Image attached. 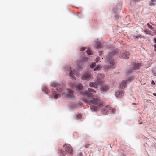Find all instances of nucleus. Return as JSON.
<instances>
[{
    "instance_id": "f257e3e1",
    "label": "nucleus",
    "mask_w": 156,
    "mask_h": 156,
    "mask_svg": "<svg viewBox=\"0 0 156 156\" xmlns=\"http://www.w3.org/2000/svg\"><path fill=\"white\" fill-rule=\"evenodd\" d=\"M95 93L96 91L90 88H89L87 91H83L82 93V94L84 96L87 97L92 99L88 100L86 98H82V100L86 103H87L88 101L98 107L103 106L104 105V102L100 99L99 97L95 96V97L93 98L94 96Z\"/></svg>"
},
{
    "instance_id": "f03ea898",
    "label": "nucleus",
    "mask_w": 156,
    "mask_h": 156,
    "mask_svg": "<svg viewBox=\"0 0 156 156\" xmlns=\"http://www.w3.org/2000/svg\"><path fill=\"white\" fill-rule=\"evenodd\" d=\"M52 86L55 88H56L55 90L53 89V94H54V98L56 99L60 97V94H65V88L63 87L62 88H60V86L57 83H53L52 84Z\"/></svg>"
},
{
    "instance_id": "7ed1b4c3",
    "label": "nucleus",
    "mask_w": 156,
    "mask_h": 156,
    "mask_svg": "<svg viewBox=\"0 0 156 156\" xmlns=\"http://www.w3.org/2000/svg\"><path fill=\"white\" fill-rule=\"evenodd\" d=\"M87 61V58L86 57H80L77 61L78 66L80 69H82L83 64Z\"/></svg>"
},
{
    "instance_id": "20e7f679",
    "label": "nucleus",
    "mask_w": 156,
    "mask_h": 156,
    "mask_svg": "<svg viewBox=\"0 0 156 156\" xmlns=\"http://www.w3.org/2000/svg\"><path fill=\"white\" fill-rule=\"evenodd\" d=\"M65 151L68 154H71L73 153V148L71 146L68 144H66L63 145Z\"/></svg>"
},
{
    "instance_id": "39448f33",
    "label": "nucleus",
    "mask_w": 156,
    "mask_h": 156,
    "mask_svg": "<svg viewBox=\"0 0 156 156\" xmlns=\"http://www.w3.org/2000/svg\"><path fill=\"white\" fill-rule=\"evenodd\" d=\"M81 78L83 80H88L93 79V76L89 73L87 72L82 76Z\"/></svg>"
},
{
    "instance_id": "423d86ee",
    "label": "nucleus",
    "mask_w": 156,
    "mask_h": 156,
    "mask_svg": "<svg viewBox=\"0 0 156 156\" xmlns=\"http://www.w3.org/2000/svg\"><path fill=\"white\" fill-rule=\"evenodd\" d=\"M67 90L68 94H66V97L70 99L73 98L74 97V91L72 89H67Z\"/></svg>"
},
{
    "instance_id": "0eeeda50",
    "label": "nucleus",
    "mask_w": 156,
    "mask_h": 156,
    "mask_svg": "<svg viewBox=\"0 0 156 156\" xmlns=\"http://www.w3.org/2000/svg\"><path fill=\"white\" fill-rule=\"evenodd\" d=\"M110 109H111L110 106L107 105L102 108L101 112L104 115H107L108 114Z\"/></svg>"
},
{
    "instance_id": "6e6552de",
    "label": "nucleus",
    "mask_w": 156,
    "mask_h": 156,
    "mask_svg": "<svg viewBox=\"0 0 156 156\" xmlns=\"http://www.w3.org/2000/svg\"><path fill=\"white\" fill-rule=\"evenodd\" d=\"M100 82L98 81L89 83V85L90 87H94V88H97L98 87V85L100 84Z\"/></svg>"
},
{
    "instance_id": "1a4fd4ad",
    "label": "nucleus",
    "mask_w": 156,
    "mask_h": 156,
    "mask_svg": "<svg viewBox=\"0 0 156 156\" xmlns=\"http://www.w3.org/2000/svg\"><path fill=\"white\" fill-rule=\"evenodd\" d=\"M112 55V54H110L108 55V56L107 59L108 60V61L109 62V66L111 68H114V65L115 64L114 63V60L113 59H110V57Z\"/></svg>"
},
{
    "instance_id": "9d476101",
    "label": "nucleus",
    "mask_w": 156,
    "mask_h": 156,
    "mask_svg": "<svg viewBox=\"0 0 156 156\" xmlns=\"http://www.w3.org/2000/svg\"><path fill=\"white\" fill-rule=\"evenodd\" d=\"M129 52L128 51H125L122 53L120 56V57H122L124 59H127L129 58Z\"/></svg>"
},
{
    "instance_id": "9b49d317",
    "label": "nucleus",
    "mask_w": 156,
    "mask_h": 156,
    "mask_svg": "<svg viewBox=\"0 0 156 156\" xmlns=\"http://www.w3.org/2000/svg\"><path fill=\"white\" fill-rule=\"evenodd\" d=\"M104 75L102 74H98L97 75V81L100 82V84L101 83L102 81L104 79Z\"/></svg>"
},
{
    "instance_id": "f8f14e48",
    "label": "nucleus",
    "mask_w": 156,
    "mask_h": 156,
    "mask_svg": "<svg viewBox=\"0 0 156 156\" xmlns=\"http://www.w3.org/2000/svg\"><path fill=\"white\" fill-rule=\"evenodd\" d=\"M109 87L108 85L104 84L101 85L100 88V89L101 91H106L109 89Z\"/></svg>"
},
{
    "instance_id": "ddd939ff",
    "label": "nucleus",
    "mask_w": 156,
    "mask_h": 156,
    "mask_svg": "<svg viewBox=\"0 0 156 156\" xmlns=\"http://www.w3.org/2000/svg\"><path fill=\"white\" fill-rule=\"evenodd\" d=\"M127 81L126 80L123 81L122 83L120 84L119 87L120 88H124L126 87Z\"/></svg>"
},
{
    "instance_id": "4468645a",
    "label": "nucleus",
    "mask_w": 156,
    "mask_h": 156,
    "mask_svg": "<svg viewBox=\"0 0 156 156\" xmlns=\"http://www.w3.org/2000/svg\"><path fill=\"white\" fill-rule=\"evenodd\" d=\"M74 75L76 76H79V74L77 72H75L74 70L73 72L71 69L70 70L69 76L72 77L74 78Z\"/></svg>"
},
{
    "instance_id": "2eb2a0df",
    "label": "nucleus",
    "mask_w": 156,
    "mask_h": 156,
    "mask_svg": "<svg viewBox=\"0 0 156 156\" xmlns=\"http://www.w3.org/2000/svg\"><path fill=\"white\" fill-rule=\"evenodd\" d=\"M124 93L122 91H117L116 93V96L119 98H121L123 95Z\"/></svg>"
},
{
    "instance_id": "dca6fc26",
    "label": "nucleus",
    "mask_w": 156,
    "mask_h": 156,
    "mask_svg": "<svg viewBox=\"0 0 156 156\" xmlns=\"http://www.w3.org/2000/svg\"><path fill=\"white\" fill-rule=\"evenodd\" d=\"M141 65L140 63H136L134 65L133 68V70L138 69L141 67Z\"/></svg>"
},
{
    "instance_id": "f3484780",
    "label": "nucleus",
    "mask_w": 156,
    "mask_h": 156,
    "mask_svg": "<svg viewBox=\"0 0 156 156\" xmlns=\"http://www.w3.org/2000/svg\"><path fill=\"white\" fill-rule=\"evenodd\" d=\"M75 87L76 89L82 90L83 89V87L81 84H79L75 86Z\"/></svg>"
},
{
    "instance_id": "a211bd4d",
    "label": "nucleus",
    "mask_w": 156,
    "mask_h": 156,
    "mask_svg": "<svg viewBox=\"0 0 156 156\" xmlns=\"http://www.w3.org/2000/svg\"><path fill=\"white\" fill-rule=\"evenodd\" d=\"M58 153L60 156H65L66 153L61 149L58 150Z\"/></svg>"
},
{
    "instance_id": "6ab92c4d",
    "label": "nucleus",
    "mask_w": 156,
    "mask_h": 156,
    "mask_svg": "<svg viewBox=\"0 0 156 156\" xmlns=\"http://www.w3.org/2000/svg\"><path fill=\"white\" fill-rule=\"evenodd\" d=\"M86 52L89 55H91L92 54V51L90 48H88L86 51Z\"/></svg>"
},
{
    "instance_id": "aec40b11",
    "label": "nucleus",
    "mask_w": 156,
    "mask_h": 156,
    "mask_svg": "<svg viewBox=\"0 0 156 156\" xmlns=\"http://www.w3.org/2000/svg\"><path fill=\"white\" fill-rule=\"evenodd\" d=\"M43 90L46 94H47L48 92V90L46 87H45L43 89Z\"/></svg>"
},
{
    "instance_id": "412c9836",
    "label": "nucleus",
    "mask_w": 156,
    "mask_h": 156,
    "mask_svg": "<svg viewBox=\"0 0 156 156\" xmlns=\"http://www.w3.org/2000/svg\"><path fill=\"white\" fill-rule=\"evenodd\" d=\"M142 36L139 34L137 36H133V39H138L140 38H141Z\"/></svg>"
},
{
    "instance_id": "4be33fe9",
    "label": "nucleus",
    "mask_w": 156,
    "mask_h": 156,
    "mask_svg": "<svg viewBox=\"0 0 156 156\" xmlns=\"http://www.w3.org/2000/svg\"><path fill=\"white\" fill-rule=\"evenodd\" d=\"M116 109L114 108H112L111 107V109H110L109 111L111 113H114L115 112Z\"/></svg>"
},
{
    "instance_id": "5701e85b",
    "label": "nucleus",
    "mask_w": 156,
    "mask_h": 156,
    "mask_svg": "<svg viewBox=\"0 0 156 156\" xmlns=\"http://www.w3.org/2000/svg\"><path fill=\"white\" fill-rule=\"evenodd\" d=\"M90 108L92 110H93L94 111H96L97 109V107L94 105H92V106H91Z\"/></svg>"
},
{
    "instance_id": "b1692460",
    "label": "nucleus",
    "mask_w": 156,
    "mask_h": 156,
    "mask_svg": "<svg viewBox=\"0 0 156 156\" xmlns=\"http://www.w3.org/2000/svg\"><path fill=\"white\" fill-rule=\"evenodd\" d=\"M100 44L99 43H97L96 44V46L97 49L99 48L101 46Z\"/></svg>"
},
{
    "instance_id": "393cba45",
    "label": "nucleus",
    "mask_w": 156,
    "mask_h": 156,
    "mask_svg": "<svg viewBox=\"0 0 156 156\" xmlns=\"http://www.w3.org/2000/svg\"><path fill=\"white\" fill-rule=\"evenodd\" d=\"M96 66V64L95 63H93L90 66V67L91 68H93Z\"/></svg>"
},
{
    "instance_id": "a878e982",
    "label": "nucleus",
    "mask_w": 156,
    "mask_h": 156,
    "mask_svg": "<svg viewBox=\"0 0 156 156\" xmlns=\"http://www.w3.org/2000/svg\"><path fill=\"white\" fill-rule=\"evenodd\" d=\"M100 66L98 65L95 68H94V70L95 71L98 70V69L100 68Z\"/></svg>"
},
{
    "instance_id": "bb28decb",
    "label": "nucleus",
    "mask_w": 156,
    "mask_h": 156,
    "mask_svg": "<svg viewBox=\"0 0 156 156\" xmlns=\"http://www.w3.org/2000/svg\"><path fill=\"white\" fill-rule=\"evenodd\" d=\"M147 25L148 26V27L151 29L152 30L153 29V27L151 25H150L149 23H148Z\"/></svg>"
},
{
    "instance_id": "cd10ccee",
    "label": "nucleus",
    "mask_w": 156,
    "mask_h": 156,
    "mask_svg": "<svg viewBox=\"0 0 156 156\" xmlns=\"http://www.w3.org/2000/svg\"><path fill=\"white\" fill-rule=\"evenodd\" d=\"M99 58H100L99 57H97L95 59V62H98V61L99 60Z\"/></svg>"
},
{
    "instance_id": "c85d7f7f",
    "label": "nucleus",
    "mask_w": 156,
    "mask_h": 156,
    "mask_svg": "<svg viewBox=\"0 0 156 156\" xmlns=\"http://www.w3.org/2000/svg\"><path fill=\"white\" fill-rule=\"evenodd\" d=\"M77 117L78 119L82 117V115L80 114H79L77 115Z\"/></svg>"
},
{
    "instance_id": "c756f323",
    "label": "nucleus",
    "mask_w": 156,
    "mask_h": 156,
    "mask_svg": "<svg viewBox=\"0 0 156 156\" xmlns=\"http://www.w3.org/2000/svg\"><path fill=\"white\" fill-rule=\"evenodd\" d=\"M86 48H85V47H82L80 49V50L81 51H84V50H85L86 49Z\"/></svg>"
},
{
    "instance_id": "7c9ffc66",
    "label": "nucleus",
    "mask_w": 156,
    "mask_h": 156,
    "mask_svg": "<svg viewBox=\"0 0 156 156\" xmlns=\"http://www.w3.org/2000/svg\"><path fill=\"white\" fill-rule=\"evenodd\" d=\"M149 5L150 6H152L154 5V4L153 3H150L149 4Z\"/></svg>"
},
{
    "instance_id": "2f4dec72",
    "label": "nucleus",
    "mask_w": 156,
    "mask_h": 156,
    "mask_svg": "<svg viewBox=\"0 0 156 156\" xmlns=\"http://www.w3.org/2000/svg\"><path fill=\"white\" fill-rule=\"evenodd\" d=\"M151 84L152 85H154L155 84V82H154V81L152 80V81H151Z\"/></svg>"
},
{
    "instance_id": "473e14b6",
    "label": "nucleus",
    "mask_w": 156,
    "mask_h": 156,
    "mask_svg": "<svg viewBox=\"0 0 156 156\" xmlns=\"http://www.w3.org/2000/svg\"><path fill=\"white\" fill-rule=\"evenodd\" d=\"M153 40H154V41L156 43V38H154Z\"/></svg>"
},
{
    "instance_id": "72a5a7b5",
    "label": "nucleus",
    "mask_w": 156,
    "mask_h": 156,
    "mask_svg": "<svg viewBox=\"0 0 156 156\" xmlns=\"http://www.w3.org/2000/svg\"><path fill=\"white\" fill-rule=\"evenodd\" d=\"M153 95L155 96H156V93H153Z\"/></svg>"
},
{
    "instance_id": "f704fd0d",
    "label": "nucleus",
    "mask_w": 156,
    "mask_h": 156,
    "mask_svg": "<svg viewBox=\"0 0 156 156\" xmlns=\"http://www.w3.org/2000/svg\"><path fill=\"white\" fill-rule=\"evenodd\" d=\"M99 55L101 54L102 52L101 51H100L99 52Z\"/></svg>"
},
{
    "instance_id": "c9c22d12",
    "label": "nucleus",
    "mask_w": 156,
    "mask_h": 156,
    "mask_svg": "<svg viewBox=\"0 0 156 156\" xmlns=\"http://www.w3.org/2000/svg\"><path fill=\"white\" fill-rule=\"evenodd\" d=\"M154 47L155 48V49H156V44H155L154 45Z\"/></svg>"
},
{
    "instance_id": "e433bc0d",
    "label": "nucleus",
    "mask_w": 156,
    "mask_h": 156,
    "mask_svg": "<svg viewBox=\"0 0 156 156\" xmlns=\"http://www.w3.org/2000/svg\"><path fill=\"white\" fill-rule=\"evenodd\" d=\"M114 53L113 54V53H112V54L113 55H115V54L114 52L113 53Z\"/></svg>"
},
{
    "instance_id": "4c0bfd02",
    "label": "nucleus",
    "mask_w": 156,
    "mask_h": 156,
    "mask_svg": "<svg viewBox=\"0 0 156 156\" xmlns=\"http://www.w3.org/2000/svg\"><path fill=\"white\" fill-rule=\"evenodd\" d=\"M136 0V2H138V1H139V0Z\"/></svg>"
},
{
    "instance_id": "58836bf2",
    "label": "nucleus",
    "mask_w": 156,
    "mask_h": 156,
    "mask_svg": "<svg viewBox=\"0 0 156 156\" xmlns=\"http://www.w3.org/2000/svg\"><path fill=\"white\" fill-rule=\"evenodd\" d=\"M152 2H154V0H151Z\"/></svg>"
},
{
    "instance_id": "ea45409f",
    "label": "nucleus",
    "mask_w": 156,
    "mask_h": 156,
    "mask_svg": "<svg viewBox=\"0 0 156 156\" xmlns=\"http://www.w3.org/2000/svg\"><path fill=\"white\" fill-rule=\"evenodd\" d=\"M74 86L72 87L73 88H74Z\"/></svg>"
},
{
    "instance_id": "a19ab883",
    "label": "nucleus",
    "mask_w": 156,
    "mask_h": 156,
    "mask_svg": "<svg viewBox=\"0 0 156 156\" xmlns=\"http://www.w3.org/2000/svg\"><path fill=\"white\" fill-rule=\"evenodd\" d=\"M154 1H156V0H154Z\"/></svg>"
}]
</instances>
